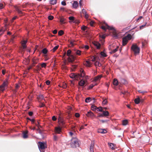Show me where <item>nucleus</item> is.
Returning a JSON list of instances; mask_svg holds the SVG:
<instances>
[{
  "label": "nucleus",
  "instance_id": "obj_1",
  "mask_svg": "<svg viewBox=\"0 0 152 152\" xmlns=\"http://www.w3.org/2000/svg\"><path fill=\"white\" fill-rule=\"evenodd\" d=\"M80 74H76L74 73H71L69 75L70 77L72 79L78 80L80 77H84L85 75L84 70L82 69L80 70Z\"/></svg>",
  "mask_w": 152,
  "mask_h": 152
},
{
  "label": "nucleus",
  "instance_id": "obj_2",
  "mask_svg": "<svg viewBox=\"0 0 152 152\" xmlns=\"http://www.w3.org/2000/svg\"><path fill=\"white\" fill-rule=\"evenodd\" d=\"M71 148H76L79 146L78 143V140L76 138H73L71 140V142L70 143Z\"/></svg>",
  "mask_w": 152,
  "mask_h": 152
},
{
  "label": "nucleus",
  "instance_id": "obj_3",
  "mask_svg": "<svg viewBox=\"0 0 152 152\" xmlns=\"http://www.w3.org/2000/svg\"><path fill=\"white\" fill-rule=\"evenodd\" d=\"M106 26H107V28H106L105 26H101V28L104 31H106L107 29L109 30L113 31L114 33V37H118L117 34L115 33V29L113 27L110 26L107 24H106Z\"/></svg>",
  "mask_w": 152,
  "mask_h": 152
},
{
  "label": "nucleus",
  "instance_id": "obj_4",
  "mask_svg": "<svg viewBox=\"0 0 152 152\" xmlns=\"http://www.w3.org/2000/svg\"><path fill=\"white\" fill-rule=\"evenodd\" d=\"M107 109L106 107H96V111L101 112L102 113V114H109V112L106 110Z\"/></svg>",
  "mask_w": 152,
  "mask_h": 152
},
{
  "label": "nucleus",
  "instance_id": "obj_5",
  "mask_svg": "<svg viewBox=\"0 0 152 152\" xmlns=\"http://www.w3.org/2000/svg\"><path fill=\"white\" fill-rule=\"evenodd\" d=\"M38 148L41 152L46 148V144L45 142H38Z\"/></svg>",
  "mask_w": 152,
  "mask_h": 152
},
{
  "label": "nucleus",
  "instance_id": "obj_6",
  "mask_svg": "<svg viewBox=\"0 0 152 152\" xmlns=\"http://www.w3.org/2000/svg\"><path fill=\"white\" fill-rule=\"evenodd\" d=\"M131 49L135 53H140V48L136 45H132L131 47Z\"/></svg>",
  "mask_w": 152,
  "mask_h": 152
},
{
  "label": "nucleus",
  "instance_id": "obj_7",
  "mask_svg": "<svg viewBox=\"0 0 152 152\" xmlns=\"http://www.w3.org/2000/svg\"><path fill=\"white\" fill-rule=\"evenodd\" d=\"M7 81H4L2 84L0 85V91L3 92L6 89L7 86Z\"/></svg>",
  "mask_w": 152,
  "mask_h": 152
},
{
  "label": "nucleus",
  "instance_id": "obj_8",
  "mask_svg": "<svg viewBox=\"0 0 152 152\" xmlns=\"http://www.w3.org/2000/svg\"><path fill=\"white\" fill-rule=\"evenodd\" d=\"M93 44L97 49H100L101 47V44L97 41H94L92 42Z\"/></svg>",
  "mask_w": 152,
  "mask_h": 152
},
{
  "label": "nucleus",
  "instance_id": "obj_9",
  "mask_svg": "<svg viewBox=\"0 0 152 152\" xmlns=\"http://www.w3.org/2000/svg\"><path fill=\"white\" fill-rule=\"evenodd\" d=\"M86 81L84 80L83 79H81L78 82V84L79 86L82 87L83 88L85 86V85L86 84Z\"/></svg>",
  "mask_w": 152,
  "mask_h": 152
},
{
  "label": "nucleus",
  "instance_id": "obj_10",
  "mask_svg": "<svg viewBox=\"0 0 152 152\" xmlns=\"http://www.w3.org/2000/svg\"><path fill=\"white\" fill-rule=\"evenodd\" d=\"M76 58L73 55H71L69 56L68 58V60L69 62L70 63H73L74 61Z\"/></svg>",
  "mask_w": 152,
  "mask_h": 152
},
{
  "label": "nucleus",
  "instance_id": "obj_11",
  "mask_svg": "<svg viewBox=\"0 0 152 152\" xmlns=\"http://www.w3.org/2000/svg\"><path fill=\"white\" fill-rule=\"evenodd\" d=\"M27 42V40H23L21 41V43L23 49H25L26 48L27 46L26 44Z\"/></svg>",
  "mask_w": 152,
  "mask_h": 152
},
{
  "label": "nucleus",
  "instance_id": "obj_12",
  "mask_svg": "<svg viewBox=\"0 0 152 152\" xmlns=\"http://www.w3.org/2000/svg\"><path fill=\"white\" fill-rule=\"evenodd\" d=\"M58 121L61 125L64 126L65 124V121L60 116L58 119Z\"/></svg>",
  "mask_w": 152,
  "mask_h": 152
},
{
  "label": "nucleus",
  "instance_id": "obj_13",
  "mask_svg": "<svg viewBox=\"0 0 152 152\" xmlns=\"http://www.w3.org/2000/svg\"><path fill=\"white\" fill-rule=\"evenodd\" d=\"M28 131H26V132H23L22 133L23 134V137L24 139H26L28 137Z\"/></svg>",
  "mask_w": 152,
  "mask_h": 152
},
{
  "label": "nucleus",
  "instance_id": "obj_14",
  "mask_svg": "<svg viewBox=\"0 0 152 152\" xmlns=\"http://www.w3.org/2000/svg\"><path fill=\"white\" fill-rule=\"evenodd\" d=\"M55 131L56 133L60 134L61 132V128L60 126H58L55 128Z\"/></svg>",
  "mask_w": 152,
  "mask_h": 152
},
{
  "label": "nucleus",
  "instance_id": "obj_15",
  "mask_svg": "<svg viewBox=\"0 0 152 152\" xmlns=\"http://www.w3.org/2000/svg\"><path fill=\"white\" fill-rule=\"evenodd\" d=\"M78 3L77 1H74L72 4V7L75 9H77L78 7Z\"/></svg>",
  "mask_w": 152,
  "mask_h": 152
},
{
  "label": "nucleus",
  "instance_id": "obj_16",
  "mask_svg": "<svg viewBox=\"0 0 152 152\" xmlns=\"http://www.w3.org/2000/svg\"><path fill=\"white\" fill-rule=\"evenodd\" d=\"M98 131L99 133L101 134H105L107 132V131L105 129H99Z\"/></svg>",
  "mask_w": 152,
  "mask_h": 152
},
{
  "label": "nucleus",
  "instance_id": "obj_17",
  "mask_svg": "<svg viewBox=\"0 0 152 152\" xmlns=\"http://www.w3.org/2000/svg\"><path fill=\"white\" fill-rule=\"evenodd\" d=\"M42 53L44 54V56H45V57L47 56V54L48 52V50L46 48H43L42 50Z\"/></svg>",
  "mask_w": 152,
  "mask_h": 152
},
{
  "label": "nucleus",
  "instance_id": "obj_18",
  "mask_svg": "<svg viewBox=\"0 0 152 152\" xmlns=\"http://www.w3.org/2000/svg\"><path fill=\"white\" fill-rule=\"evenodd\" d=\"M128 40L125 37H124L122 39V44L124 46L127 43Z\"/></svg>",
  "mask_w": 152,
  "mask_h": 152
},
{
  "label": "nucleus",
  "instance_id": "obj_19",
  "mask_svg": "<svg viewBox=\"0 0 152 152\" xmlns=\"http://www.w3.org/2000/svg\"><path fill=\"white\" fill-rule=\"evenodd\" d=\"M69 20L70 21H69V23H71V22L73 23H75L76 21H75V18L73 16H70L69 17Z\"/></svg>",
  "mask_w": 152,
  "mask_h": 152
},
{
  "label": "nucleus",
  "instance_id": "obj_20",
  "mask_svg": "<svg viewBox=\"0 0 152 152\" xmlns=\"http://www.w3.org/2000/svg\"><path fill=\"white\" fill-rule=\"evenodd\" d=\"M82 13L85 15V17L86 18H88V14H87L86 10L85 9H83L82 10Z\"/></svg>",
  "mask_w": 152,
  "mask_h": 152
},
{
  "label": "nucleus",
  "instance_id": "obj_21",
  "mask_svg": "<svg viewBox=\"0 0 152 152\" xmlns=\"http://www.w3.org/2000/svg\"><path fill=\"white\" fill-rule=\"evenodd\" d=\"M15 9L16 10L17 12L20 15H22L23 12L20 10L19 8L17 6H15Z\"/></svg>",
  "mask_w": 152,
  "mask_h": 152
},
{
  "label": "nucleus",
  "instance_id": "obj_22",
  "mask_svg": "<svg viewBox=\"0 0 152 152\" xmlns=\"http://www.w3.org/2000/svg\"><path fill=\"white\" fill-rule=\"evenodd\" d=\"M94 143H91L90 146V150L91 152H94Z\"/></svg>",
  "mask_w": 152,
  "mask_h": 152
},
{
  "label": "nucleus",
  "instance_id": "obj_23",
  "mask_svg": "<svg viewBox=\"0 0 152 152\" xmlns=\"http://www.w3.org/2000/svg\"><path fill=\"white\" fill-rule=\"evenodd\" d=\"M37 132L41 135L42 137V138H44V135H43V132L39 128L37 129Z\"/></svg>",
  "mask_w": 152,
  "mask_h": 152
},
{
  "label": "nucleus",
  "instance_id": "obj_24",
  "mask_svg": "<svg viewBox=\"0 0 152 152\" xmlns=\"http://www.w3.org/2000/svg\"><path fill=\"white\" fill-rule=\"evenodd\" d=\"M102 76L101 75H98L97 76L95 77L94 78V80L95 81H96L98 80H99L102 77Z\"/></svg>",
  "mask_w": 152,
  "mask_h": 152
},
{
  "label": "nucleus",
  "instance_id": "obj_25",
  "mask_svg": "<svg viewBox=\"0 0 152 152\" xmlns=\"http://www.w3.org/2000/svg\"><path fill=\"white\" fill-rule=\"evenodd\" d=\"M44 96L43 95L40 94L39 95L37 96V98L39 100H41L44 99Z\"/></svg>",
  "mask_w": 152,
  "mask_h": 152
},
{
  "label": "nucleus",
  "instance_id": "obj_26",
  "mask_svg": "<svg viewBox=\"0 0 152 152\" xmlns=\"http://www.w3.org/2000/svg\"><path fill=\"white\" fill-rule=\"evenodd\" d=\"M140 101V99L139 97L134 99V102L136 104H138Z\"/></svg>",
  "mask_w": 152,
  "mask_h": 152
},
{
  "label": "nucleus",
  "instance_id": "obj_27",
  "mask_svg": "<svg viewBox=\"0 0 152 152\" xmlns=\"http://www.w3.org/2000/svg\"><path fill=\"white\" fill-rule=\"evenodd\" d=\"M124 37H125L128 40H129L131 39L132 36L131 34H129Z\"/></svg>",
  "mask_w": 152,
  "mask_h": 152
},
{
  "label": "nucleus",
  "instance_id": "obj_28",
  "mask_svg": "<svg viewBox=\"0 0 152 152\" xmlns=\"http://www.w3.org/2000/svg\"><path fill=\"white\" fill-rule=\"evenodd\" d=\"M50 4L52 5H54L57 3V0H50L49 1Z\"/></svg>",
  "mask_w": 152,
  "mask_h": 152
},
{
  "label": "nucleus",
  "instance_id": "obj_29",
  "mask_svg": "<svg viewBox=\"0 0 152 152\" xmlns=\"http://www.w3.org/2000/svg\"><path fill=\"white\" fill-rule=\"evenodd\" d=\"M113 83L114 85L116 86H117L118 84V80L116 79H114L113 80Z\"/></svg>",
  "mask_w": 152,
  "mask_h": 152
},
{
  "label": "nucleus",
  "instance_id": "obj_30",
  "mask_svg": "<svg viewBox=\"0 0 152 152\" xmlns=\"http://www.w3.org/2000/svg\"><path fill=\"white\" fill-rule=\"evenodd\" d=\"M86 64L87 66L88 67H90L91 65V63L90 61H86Z\"/></svg>",
  "mask_w": 152,
  "mask_h": 152
},
{
  "label": "nucleus",
  "instance_id": "obj_31",
  "mask_svg": "<svg viewBox=\"0 0 152 152\" xmlns=\"http://www.w3.org/2000/svg\"><path fill=\"white\" fill-rule=\"evenodd\" d=\"M91 100V97H88L86 98L85 99V102L86 103L89 102Z\"/></svg>",
  "mask_w": 152,
  "mask_h": 152
},
{
  "label": "nucleus",
  "instance_id": "obj_32",
  "mask_svg": "<svg viewBox=\"0 0 152 152\" xmlns=\"http://www.w3.org/2000/svg\"><path fill=\"white\" fill-rule=\"evenodd\" d=\"M118 47H117L116 48L112 50L110 52V53H113L117 52L118 50Z\"/></svg>",
  "mask_w": 152,
  "mask_h": 152
},
{
  "label": "nucleus",
  "instance_id": "obj_33",
  "mask_svg": "<svg viewBox=\"0 0 152 152\" xmlns=\"http://www.w3.org/2000/svg\"><path fill=\"white\" fill-rule=\"evenodd\" d=\"M95 65L96 66L100 67L102 66V64L98 61H96L95 63Z\"/></svg>",
  "mask_w": 152,
  "mask_h": 152
},
{
  "label": "nucleus",
  "instance_id": "obj_34",
  "mask_svg": "<svg viewBox=\"0 0 152 152\" xmlns=\"http://www.w3.org/2000/svg\"><path fill=\"white\" fill-rule=\"evenodd\" d=\"M27 120H29L31 121V123L32 124H34V121H35V120L34 118H30L27 117Z\"/></svg>",
  "mask_w": 152,
  "mask_h": 152
},
{
  "label": "nucleus",
  "instance_id": "obj_35",
  "mask_svg": "<svg viewBox=\"0 0 152 152\" xmlns=\"http://www.w3.org/2000/svg\"><path fill=\"white\" fill-rule=\"evenodd\" d=\"M72 51L70 49L68 50L67 52V56L69 57L72 54Z\"/></svg>",
  "mask_w": 152,
  "mask_h": 152
},
{
  "label": "nucleus",
  "instance_id": "obj_36",
  "mask_svg": "<svg viewBox=\"0 0 152 152\" xmlns=\"http://www.w3.org/2000/svg\"><path fill=\"white\" fill-rule=\"evenodd\" d=\"M128 121L127 120H123L122 121V125L124 126L128 124Z\"/></svg>",
  "mask_w": 152,
  "mask_h": 152
},
{
  "label": "nucleus",
  "instance_id": "obj_37",
  "mask_svg": "<svg viewBox=\"0 0 152 152\" xmlns=\"http://www.w3.org/2000/svg\"><path fill=\"white\" fill-rule=\"evenodd\" d=\"M5 31V29L4 28H2L0 29V36L3 34Z\"/></svg>",
  "mask_w": 152,
  "mask_h": 152
},
{
  "label": "nucleus",
  "instance_id": "obj_38",
  "mask_svg": "<svg viewBox=\"0 0 152 152\" xmlns=\"http://www.w3.org/2000/svg\"><path fill=\"white\" fill-rule=\"evenodd\" d=\"M37 60L36 59H35L34 58H33L32 59V62L33 63V66H35V64H37V62L36 61V60Z\"/></svg>",
  "mask_w": 152,
  "mask_h": 152
},
{
  "label": "nucleus",
  "instance_id": "obj_39",
  "mask_svg": "<svg viewBox=\"0 0 152 152\" xmlns=\"http://www.w3.org/2000/svg\"><path fill=\"white\" fill-rule=\"evenodd\" d=\"M96 106L94 105H93L91 106V109L93 111H96Z\"/></svg>",
  "mask_w": 152,
  "mask_h": 152
},
{
  "label": "nucleus",
  "instance_id": "obj_40",
  "mask_svg": "<svg viewBox=\"0 0 152 152\" xmlns=\"http://www.w3.org/2000/svg\"><path fill=\"white\" fill-rule=\"evenodd\" d=\"M137 91L139 93H141L142 94H144L147 93V92L146 91H141V90H139Z\"/></svg>",
  "mask_w": 152,
  "mask_h": 152
},
{
  "label": "nucleus",
  "instance_id": "obj_41",
  "mask_svg": "<svg viewBox=\"0 0 152 152\" xmlns=\"http://www.w3.org/2000/svg\"><path fill=\"white\" fill-rule=\"evenodd\" d=\"M121 82L122 83L124 84H126L127 83V81L124 79H122L121 80Z\"/></svg>",
  "mask_w": 152,
  "mask_h": 152
},
{
  "label": "nucleus",
  "instance_id": "obj_42",
  "mask_svg": "<svg viewBox=\"0 0 152 152\" xmlns=\"http://www.w3.org/2000/svg\"><path fill=\"white\" fill-rule=\"evenodd\" d=\"M58 45L54 47L51 50L53 51V52H54L56 51V50L57 49H58Z\"/></svg>",
  "mask_w": 152,
  "mask_h": 152
},
{
  "label": "nucleus",
  "instance_id": "obj_43",
  "mask_svg": "<svg viewBox=\"0 0 152 152\" xmlns=\"http://www.w3.org/2000/svg\"><path fill=\"white\" fill-rule=\"evenodd\" d=\"M97 84H95V85H94L93 84H91L88 87V89H92L95 85H96Z\"/></svg>",
  "mask_w": 152,
  "mask_h": 152
},
{
  "label": "nucleus",
  "instance_id": "obj_44",
  "mask_svg": "<svg viewBox=\"0 0 152 152\" xmlns=\"http://www.w3.org/2000/svg\"><path fill=\"white\" fill-rule=\"evenodd\" d=\"M64 31L62 30H60L58 31V34L59 36H61L64 34Z\"/></svg>",
  "mask_w": 152,
  "mask_h": 152
},
{
  "label": "nucleus",
  "instance_id": "obj_45",
  "mask_svg": "<svg viewBox=\"0 0 152 152\" xmlns=\"http://www.w3.org/2000/svg\"><path fill=\"white\" fill-rule=\"evenodd\" d=\"M65 19L64 18H61L60 19V22L62 24L64 23V21L65 20Z\"/></svg>",
  "mask_w": 152,
  "mask_h": 152
},
{
  "label": "nucleus",
  "instance_id": "obj_46",
  "mask_svg": "<svg viewBox=\"0 0 152 152\" xmlns=\"http://www.w3.org/2000/svg\"><path fill=\"white\" fill-rule=\"evenodd\" d=\"M76 54L77 55H78L79 56H80L81 55V51L80 50H77L76 52Z\"/></svg>",
  "mask_w": 152,
  "mask_h": 152
},
{
  "label": "nucleus",
  "instance_id": "obj_47",
  "mask_svg": "<svg viewBox=\"0 0 152 152\" xmlns=\"http://www.w3.org/2000/svg\"><path fill=\"white\" fill-rule=\"evenodd\" d=\"M46 64L45 63H42L41 64V66L42 68H45L46 67Z\"/></svg>",
  "mask_w": 152,
  "mask_h": 152
},
{
  "label": "nucleus",
  "instance_id": "obj_48",
  "mask_svg": "<svg viewBox=\"0 0 152 152\" xmlns=\"http://www.w3.org/2000/svg\"><path fill=\"white\" fill-rule=\"evenodd\" d=\"M108 144L111 148H112L113 149H114L113 148L114 145L113 144L110 143H109Z\"/></svg>",
  "mask_w": 152,
  "mask_h": 152
},
{
  "label": "nucleus",
  "instance_id": "obj_49",
  "mask_svg": "<svg viewBox=\"0 0 152 152\" xmlns=\"http://www.w3.org/2000/svg\"><path fill=\"white\" fill-rule=\"evenodd\" d=\"M39 106L40 107H43L45 106V105L43 103L41 102Z\"/></svg>",
  "mask_w": 152,
  "mask_h": 152
},
{
  "label": "nucleus",
  "instance_id": "obj_50",
  "mask_svg": "<svg viewBox=\"0 0 152 152\" xmlns=\"http://www.w3.org/2000/svg\"><path fill=\"white\" fill-rule=\"evenodd\" d=\"M53 16L52 15H49L48 17V19L50 20H52L53 19Z\"/></svg>",
  "mask_w": 152,
  "mask_h": 152
},
{
  "label": "nucleus",
  "instance_id": "obj_51",
  "mask_svg": "<svg viewBox=\"0 0 152 152\" xmlns=\"http://www.w3.org/2000/svg\"><path fill=\"white\" fill-rule=\"evenodd\" d=\"M90 61H95V58L94 56H92L90 60Z\"/></svg>",
  "mask_w": 152,
  "mask_h": 152
},
{
  "label": "nucleus",
  "instance_id": "obj_52",
  "mask_svg": "<svg viewBox=\"0 0 152 152\" xmlns=\"http://www.w3.org/2000/svg\"><path fill=\"white\" fill-rule=\"evenodd\" d=\"M88 117H90L91 118H93V117H95V115H86Z\"/></svg>",
  "mask_w": 152,
  "mask_h": 152
},
{
  "label": "nucleus",
  "instance_id": "obj_53",
  "mask_svg": "<svg viewBox=\"0 0 152 152\" xmlns=\"http://www.w3.org/2000/svg\"><path fill=\"white\" fill-rule=\"evenodd\" d=\"M102 123H104L105 122H107L108 121H109V120H100Z\"/></svg>",
  "mask_w": 152,
  "mask_h": 152
},
{
  "label": "nucleus",
  "instance_id": "obj_54",
  "mask_svg": "<svg viewBox=\"0 0 152 152\" xmlns=\"http://www.w3.org/2000/svg\"><path fill=\"white\" fill-rule=\"evenodd\" d=\"M60 10L61 11H65L66 12H67V10H66L63 7H61L60 8Z\"/></svg>",
  "mask_w": 152,
  "mask_h": 152
},
{
  "label": "nucleus",
  "instance_id": "obj_55",
  "mask_svg": "<svg viewBox=\"0 0 152 152\" xmlns=\"http://www.w3.org/2000/svg\"><path fill=\"white\" fill-rule=\"evenodd\" d=\"M109 115H99L98 116L99 117H104V116H109Z\"/></svg>",
  "mask_w": 152,
  "mask_h": 152
},
{
  "label": "nucleus",
  "instance_id": "obj_56",
  "mask_svg": "<svg viewBox=\"0 0 152 152\" xmlns=\"http://www.w3.org/2000/svg\"><path fill=\"white\" fill-rule=\"evenodd\" d=\"M146 23L145 24L143 25H141V26H140V29H142L146 25Z\"/></svg>",
  "mask_w": 152,
  "mask_h": 152
},
{
  "label": "nucleus",
  "instance_id": "obj_57",
  "mask_svg": "<svg viewBox=\"0 0 152 152\" xmlns=\"http://www.w3.org/2000/svg\"><path fill=\"white\" fill-rule=\"evenodd\" d=\"M107 103V101L106 99L104 100L102 102V104H106Z\"/></svg>",
  "mask_w": 152,
  "mask_h": 152
},
{
  "label": "nucleus",
  "instance_id": "obj_58",
  "mask_svg": "<svg viewBox=\"0 0 152 152\" xmlns=\"http://www.w3.org/2000/svg\"><path fill=\"white\" fill-rule=\"evenodd\" d=\"M61 4L63 6H65L66 5V2L64 1H62L61 2Z\"/></svg>",
  "mask_w": 152,
  "mask_h": 152
},
{
  "label": "nucleus",
  "instance_id": "obj_59",
  "mask_svg": "<svg viewBox=\"0 0 152 152\" xmlns=\"http://www.w3.org/2000/svg\"><path fill=\"white\" fill-rule=\"evenodd\" d=\"M52 119L53 121H55L56 120L57 118L55 116H53L52 117Z\"/></svg>",
  "mask_w": 152,
  "mask_h": 152
},
{
  "label": "nucleus",
  "instance_id": "obj_60",
  "mask_svg": "<svg viewBox=\"0 0 152 152\" xmlns=\"http://www.w3.org/2000/svg\"><path fill=\"white\" fill-rule=\"evenodd\" d=\"M46 83L47 85H49L50 83V81L49 80H48L46 81Z\"/></svg>",
  "mask_w": 152,
  "mask_h": 152
},
{
  "label": "nucleus",
  "instance_id": "obj_61",
  "mask_svg": "<svg viewBox=\"0 0 152 152\" xmlns=\"http://www.w3.org/2000/svg\"><path fill=\"white\" fill-rule=\"evenodd\" d=\"M4 7V5L0 3V9H2Z\"/></svg>",
  "mask_w": 152,
  "mask_h": 152
},
{
  "label": "nucleus",
  "instance_id": "obj_62",
  "mask_svg": "<svg viewBox=\"0 0 152 152\" xmlns=\"http://www.w3.org/2000/svg\"><path fill=\"white\" fill-rule=\"evenodd\" d=\"M100 37L103 39H104L105 38V36L104 35H102L100 36Z\"/></svg>",
  "mask_w": 152,
  "mask_h": 152
},
{
  "label": "nucleus",
  "instance_id": "obj_63",
  "mask_svg": "<svg viewBox=\"0 0 152 152\" xmlns=\"http://www.w3.org/2000/svg\"><path fill=\"white\" fill-rule=\"evenodd\" d=\"M57 32V31L55 29L53 31V33L54 34H56Z\"/></svg>",
  "mask_w": 152,
  "mask_h": 152
},
{
  "label": "nucleus",
  "instance_id": "obj_64",
  "mask_svg": "<svg viewBox=\"0 0 152 152\" xmlns=\"http://www.w3.org/2000/svg\"><path fill=\"white\" fill-rule=\"evenodd\" d=\"M53 138H54V140H55V141H56L57 140V137L56 136V135H54L53 136Z\"/></svg>",
  "mask_w": 152,
  "mask_h": 152
}]
</instances>
